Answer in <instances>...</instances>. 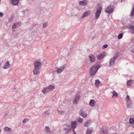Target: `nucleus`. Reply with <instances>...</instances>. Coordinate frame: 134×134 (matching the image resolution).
Here are the masks:
<instances>
[{"label": "nucleus", "instance_id": "obj_11", "mask_svg": "<svg viewBox=\"0 0 134 134\" xmlns=\"http://www.w3.org/2000/svg\"><path fill=\"white\" fill-rule=\"evenodd\" d=\"M41 68L34 67V69L33 70L34 74L35 75H38L40 73V70Z\"/></svg>", "mask_w": 134, "mask_h": 134}, {"label": "nucleus", "instance_id": "obj_26", "mask_svg": "<svg viewBox=\"0 0 134 134\" xmlns=\"http://www.w3.org/2000/svg\"><path fill=\"white\" fill-rule=\"evenodd\" d=\"M92 132L93 130L91 129L90 128H87L86 133V134H90Z\"/></svg>", "mask_w": 134, "mask_h": 134}, {"label": "nucleus", "instance_id": "obj_40", "mask_svg": "<svg viewBox=\"0 0 134 134\" xmlns=\"http://www.w3.org/2000/svg\"><path fill=\"white\" fill-rule=\"evenodd\" d=\"M58 113L62 115L64 113V111L62 110H58Z\"/></svg>", "mask_w": 134, "mask_h": 134}, {"label": "nucleus", "instance_id": "obj_12", "mask_svg": "<svg viewBox=\"0 0 134 134\" xmlns=\"http://www.w3.org/2000/svg\"><path fill=\"white\" fill-rule=\"evenodd\" d=\"M51 114V113L50 110H48L43 112L41 116L42 117H44L48 116Z\"/></svg>", "mask_w": 134, "mask_h": 134}, {"label": "nucleus", "instance_id": "obj_6", "mask_svg": "<svg viewBox=\"0 0 134 134\" xmlns=\"http://www.w3.org/2000/svg\"><path fill=\"white\" fill-rule=\"evenodd\" d=\"M105 11L108 13H111L113 11V7L111 5L108 6L106 8Z\"/></svg>", "mask_w": 134, "mask_h": 134}, {"label": "nucleus", "instance_id": "obj_22", "mask_svg": "<svg viewBox=\"0 0 134 134\" xmlns=\"http://www.w3.org/2000/svg\"><path fill=\"white\" fill-rule=\"evenodd\" d=\"M96 104V102L95 100L93 99H92L90 101L89 105L92 107H93Z\"/></svg>", "mask_w": 134, "mask_h": 134}, {"label": "nucleus", "instance_id": "obj_14", "mask_svg": "<svg viewBox=\"0 0 134 134\" xmlns=\"http://www.w3.org/2000/svg\"><path fill=\"white\" fill-rule=\"evenodd\" d=\"M90 12L89 10L86 11L82 14V16L81 17L82 19L88 16L90 14Z\"/></svg>", "mask_w": 134, "mask_h": 134}, {"label": "nucleus", "instance_id": "obj_51", "mask_svg": "<svg viewBox=\"0 0 134 134\" xmlns=\"http://www.w3.org/2000/svg\"><path fill=\"white\" fill-rule=\"evenodd\" d=\"M131 52H132L133 53H134V50L131 51Z\"/></svg>", "mask_w": 134, "mask_h": 134}, {"label": "nucleus", "instance_id": "obj_52", "mask_svg": "<svg viewBox=\"0 0 134 134\" xmlns=\"http://www.w3.org/2000/svg\"><path fill=\"white\" fill-rule=\"evenodd\" d=\"M123 0H121V2L123 1Z\"/></svg>", "mask_w": 134, "mask_h": 134}, {"label": "nucleus", "instance_id": "obj_48", "mask_svg": "<svg viewBox=\"0 0 134 134\" xmlns=\"http://www.w3.org/2000/svg\"><path fill=\"white\" fill-rule=\"evenodd\" d=\"M72 131L73 132V134H76V133L75 132L74 129L72 130Z\"/></svg>", "mask_w": 134, "mask_h": 134}, {"label": "nucleus", "instance_id": "obj_55", "mask_svg": "<svg viewBox=\"0 0 134 134\" xmlns=\"http://www.w3.org/2000/svg\"><path fill=\"white\" fill-rule=\"evenodd\" d=\"M132 133L133 134H134V132H132Z\"/></svg>", "mask_w": 134, "mask_h": 134}, {"label": "nucleus", "instance_id": "obj_47", "mask_svg": "<svg viewBox=\"0 0 134 134\" xmlns=\"http://www.w3.org/2000/svg\"><path fill=\"white\" fill-rule=\"evenodd\" d=\"M3 15V13L1 12H0V17H2Z\"/></svg>", "mask_w": 134, "mask_h": 134}, {"label": "nucleus", "instance_id": "obj_43", "mask_svg": "<svg viewBox=\"0 0 134 134\" xmlns=\"http://www.w3.org/2000/svg\"><path fill=\"white\" fill-rule=\"evenodd\" d=\"M71 130H68L64 131L65 134H68V133L70 132Z\"/></svg>", "mask_w": 134, "mask_h": 134}, {"label": "nucleus", "instance_id": "obj_46", "mask_svg": "<svg viewBox=\"0 0 134 134\" xmlns=\"http://www.w3.org/2000/svg\"><path fill=\"white\" fill-rule=\"evenodd\" d=\"M57 72V70H54L53 71V74H55Z\"/></svg>", "mask_w": 134, "mask_h": 134}, {"label": "nucleus", "instance_id": "obj_25", "mask_svg": "<svg viewBox=\"0 0 134 134\" xmlns=\"http://www.w3.org/2000/svg\"><path fill=\"white\" fill-rule=\"evenodd\" d=\"M101 84V82L99 80H95V85L97 87H99V85Z\"/></svg>", "mask_w": 134, "mask_h": 134}, {"label": "nucleus", "instance_id": "obj_34", "mask_svg": "<svg viewBox=\"0 0 134 134\" xmlns=\"http://www.w3.org/2000/svg\"><path fill=\"white\" fill-rule=\"evenodd\" d=\"M133 83V82L132 80H130L127 81V85L128 86H130Z\"/></svg>", "mask_w": 134, "mask_h": 134}, {"label": "nucleus", "instance_id": "obj_5", "mask_svg": "<svg viewBox=\"0 0 134 134\" xmlns=\"http://www.w3.org/2000/svg\"><path fill=\"white\" fill-rule=\"evenodd\" d=\"M80 99V95L79 94L77 93L76 94L73 102L74 104H76L78 103Z\"/></svg>", "mask_w": 134, "mask_h": 134}, {"label": "nucleus", "instance_id": "obj_16", "mask_svg": "<svg viewBox=\"0 0 134 134\" xmlns=\"http://www.w3.org/2000/svg\"><path fill=\"white\" fill-rule=\"evenodd\" d=\"M77 125V124L76 121H72L71 122V127L72 130H74V129L76 127Z\"/></svg>", "mask_w": 134, "mask_h": 134}, {"label": "nucleus", "instance_id": "obj_7", "mask_svg": "<svg viewBox=\"0 0 134 134\" xmlns=\"http://www.w3.org/2000/svg\"><path fill=\"white\" fill-rule=\"evenodd\" d=\"M79 115L83 118H85L87 117V114L86 112L82 109H81L79 112Z\"/></svg>", "mask_w": 134, "mask_h": 134}, {"label": "nucleus", "instance_id": "obj_49", "mask_svg": "<svg viewBox=\"0 0 134 134\" xmlns=\"http://www.w3.org/2000/svg\"><path fill=\"white\" fill-rule=\"evenodd\" d=\"M122 24L123 25H124L126 24V23L125 22L123 21L122 22Z\"/></svg>", "mask_w": 134, "mask_h": 134}, {"label": "nucleus", "instance_id": "obj_18", "mask_svg": "<svg viewBox=\"0 0 134 134\" xmlns=\"http://www.w3.org/2000/svg\"><path fill=\"white\" fill-rule=\"evenodd\" d=\"M21 23L20 22H18L13 24L12 26V29H13L19 26V25H20Z\"/></svg>", "mask_w": 134, "mask_h": 134}, {"label": "nucleus", "instance_id": "obj_21", "mask_svg": "<svg viewBox=\"0 0 134 134\" xmlns=\"http://www.w3.org/2000/svg\"><path fill=\"white\" fill-rule=\"evenodd\" d=\"M91 122V120H88L87 121L85 122L84 124V126L85 127H88L90 125Z\"/></svg>", "mask_w": 134, "mask_h": 134}, {"label": "nucleus", "instance_id": "obj_31", "mask_svg": "<svg viewBox=\"0 0 134 134\" xmlns=\"http://www.w3.org/2000/svg\"><path fill=\"white\" fill-rule=\"evenodd\" d=\"M131 16H133L134 15V4L132 7V9L130 14Z\"/></svg>", "mask_w": 134, "mask_h": 134}, {"label": "nucleus", "instance_id": "obj_29", "mask_svg": "<svg viewBox=\"0 0 134 134\" xmlns=\"http://www.w3.org/2000/svg\"><path fill=\"white\" fill-rule=\"evenodd\" d=\"M19 0H12V3L13 5H17L19 2Z\"/></svg>", "mask_w": 134, "mask_h": 134}, {"label": "nucleus", "instance_id": "obj_37", "mask_svg": "<svg viewBox=\"0 0 134 134\" xmlns=\"http://www.w3.org/2000/svg\"><path fill=\"white\" fill-rule=\"evenodd\" d=\"M29 119H27V118H25V119H24L23 120V121L22 122L23 123H25L28 121H29Z\"/></svg>", "mask_w": 134, "mask_h": 134}, {"label": "nucleus", "instance_id": "obj_56", "mask_svg": "<svg viewBox=\"0 0 134 134\" xmlns=\"http://www.w3.org/2000/svg\"><path fill=\"white\" fill-rule=\"evenodd\" d=\"M1 129H0V132H1Z\"/></svg>", "mask_w": 134, "mask_h": 134}, {"label": "nucleus", "instance_id": "obj_41", "mask_svg": "<svg viewBox=\"0 0 134 134\" xmlns=\"http://www.w3.org/2000/svg\"><path fill=\"white\" fill-rule=\"evenodd\" d=\"M23 13L24 14H27L29 12V10L27 9L23 11Z\"/></svg>", "mask_w": 134, "mask_h": 134}, {"label": "nucleus", "instance_id": "obj_45", "mask_svg": "<svg viewBox=\"0 0 134 134\" xmlns=\"http://www.w3.org/2000/svg\"><path fill=\"white\" fill-rule=\"evenodd\" d=\"M44 32L45 34H49V33L47 30H46L44 31Z\"/></svg>", "mask_w": 134, "mask_h": 134}, {"label": "nucleus", "instance_id": "obj_38", "mask_svg": "<svg viewBox=\"0 0 134 134\" xmlns=\"http://www.w3.org/2000/svg\"><path fill=\"white\" fill-rule=\"evenodd\" d=\"M14 17L13 16H12L9 18V21L10 22H12L13 20Z\"/></svg>", "mask_w": 134, "mask_h": 134}, {"label": "nucleus", "instance_id": "obj_28", "mask_svg": "<svg viewBox=\"0 0 134 134\" xmlns=\"http://www.w3.org/2000/svg\"><path fill=\"white\" fill-rule=\"evenodd\" d=\"M112 93L113 94V96H112L113 98H114L115 97H118V94L117 93L114 91H113Z\"/></svg>", "mask_w": 134, "mask_h": 134}, {"label": "nucleus", "instance_id": "obj_8", "mask_svg": "<svg viewBox=\"0 0 134 134\" xmlns=\"http://www.w3.org/2000/svg\"><path fill=\"white\" fill-rule=\"evenodd\" d=\"M88 4L87 1V0L80 1L79 3V4L80 5L83 6H86Z\"/></svg>", "mask_w": 134, "mask_h": 134}, {"label": "nucleus", "instance_id": "obj_3", "mask_svg": "<svg viewBox=\"0 0 134 134\" xmlns=\"http://www.w3.org/2000/svg\"><path fill=\"white\" fill-rule=\"evenodd\" d=\"M118 57V56L116 55L115 56L111 58L109 61V65L110 66H112L114 64V62Z\"/></svg>", "mask_w": 134, "mask_h": 134}, {"label": "nucleus", "instance_id": "obj_27", "mask_svg": "<svg viewBox=\"0 0 134 134\" xmlns=\"http://www.w3.org/2000/svg\"><path fill=\"white\" fill-rule=\"evenodd\" d=\"M126 105L127 107L129 108H132V101L131 102H126Z\"/></svg>", "mask_w": 134, "mask_h": 134}, {"label": "nucleus", "instance_id": "obj_42", "mask_svg": "<svg viewBox=\"0 0 134 134\" xmlns=\"http://www.w3.org/2000/svg\"><path fill=\"white\" fill-rule=\"evenodd\" d=\"M123 34H120L118 36V39H121L122 37Z\"/></svg>", "mask_w": 134, "mask_h": 134}, {"label": "nucleus", "instance_id": "obj_36", "mask_svg": "<svg viewBox=\"0 0 134 134\" xmlns=\"http://www.w3.org/2000/svg\"><path fill=\"white\" fill-rule=\"evenodd\" d=\"M129 123L131 124L134 123V117L130 119Z\"/></svg>", "mask_w": 134, "mask_h": 134}, {"label": "nucleus", "instance_id": "obj_17", "mask_svg": "<svg viewBox=\"0 0 134 134\" xmlns=\"http://www.w3.org/2000/svg\"><path fill=\"white\" fill-rule=\"evenodd\" d=\"M10 65V64L9 62L8 61H7L4 64L3 68L4 69H8L9 68Z\"/></svg>", "mask_w": 134, "mask_h": 134}, {"label": "nucleus", "instance_id": "obj_57", "mask_svg": "<svg viewBox=\"0 0 134 134\" xmlns=\"http://www.w3.org/2000/svg\"><path fill=\"white\" fill-rule=\"evenodd\" d=\"M133 127L134 128V125L133 126Z\"/></svg>", "mask_w": 134, "mask_h": 134}, {"label": "nucleus", "instance_id": "obj_58", "mask_svg": "<svg viewBox=\"0 0 134 134\" xmlns=\"http://www.w3.org/2000/svg\"><path fill=\"white\" fill-rule=\"evenodd\" d=\"M100 9H102V8L101 7L100 8Z\"/></svg>", "mask_w": 134, "mask_h": 134}, {"label": "nucleus", "instance_id": "obj_10", "mask_svg": "<svg viewBox=\"0 0 134 134\" xmlns=\"http://www.w3.org/2000/svg\"><path fill=\"white\" fill-rule=\"evenodd\" d=\"M66 66V65H65L64 64L63 65L57 70V73L58 74L61 73L63 71Z\"/></svg>", "mask_w": 134, "mask_h": 134}, {"label": "nucleus", "instance_id": "obj_54", "mask_svg": "<svg viewBox=\"0 0 134 134\" xmlns=\"http://www.w3.org/2000/svg\"><path fill=\"white\" fill-rule=\"evenodd\" d=\"M1 63H0V66H1Z\"/></svg>", "mask_w": 134, "mask_h": 134}, {"label": "nucleus", "instance_id": "obj_32", "mask_svg": "<svg viewBox=\"0 0 134 134\" xmlns=\"http://www.w3.org/2000/svg\"><path fill=\"white\" fill-rule=\"evenodd\" d=\"M77 121L79 123H81L83 122V120L81 117H79L77 118Z\"/></svg>", "mask_w": 134, "mask_h": 134}, {"label": "nucleus", "instance_id": "obj_13", "mask_svg": "<svg viewBox=\"0 0 134 134\" xmlns=\"http://www.w3.org/2000/svg\"><path fill=\"white\" fill-rule=\"evenodd\" d=\"M126 28L130 29V31L131 33L134 34V26L130 24L127 26Z\"/></svg>", "mask_w": 134, "mask_h": 134}, {"label": "nucleus", "instance_id": "obj_9", "mask_svg": "<svg viewBox=\"0 0 134 134\" xmlns=\"http://www.w3.org/2000/svg\"><path fill=\"white\" fill-rule=\"evenodd\" d=\"M106 55V53L105 52H103L100 53L97 56V59L99 60H101Z\"/></svg>", "mask_w": 134, "mask_h": 134}, {"label": "nucleus", "instance_id": "obj_39", "mask_svg": "<svg viewBox=\"0 0 134 134\" xmlns=\"http://www.w3.org/2000/svg\"><path fill=\"white\" fill-rule=\"evenodd\" d=\"M48 23L47 22H45L43 24V28H46L47 26Z\"/></svg>", "mask_w": 134, "mask_h": 134}, {"label": "nucleus", "instance_id": "obj_4", "mask_svg": "<svg viewBox=\"0 0 134 134\" xmlns=\"http://www.w3.org/2000/svg\"><path fill=\"white\" fill-rule=\"evenodd\" d=\"M108 133V130L106 127H103L100 129V134H107Z\"/></svg>", "mask_w": 134, "mask_h": 134}, {"label": "nucleus", "instance_id": "obj_1", "mask_svg": "<svg viewBox=\"0 0 134 134\" xmlns=\"http://www.w3.org/2000/svg\"><path fill=\"white\" fill-rule=\"evenodd\" d=\"M99 68L98 65H94L90 69V76H94L97 72Z\"/></svg>", "mask_w": 134, "mask_h": 134}, {"label": "nucleus", "instance_id": "obj_53", "mask_svg": "<svg viewBox=\"0 0 134 134\" xmlns=\"http://www.w3.org/2000/svg\"><path fill=\"white\" fill-rule=\"evenodd\" d=\"M112 134H117L116 133H112Z\"/></svg>", "mask_w": 134, "mask_h": 134}, {"label": "nucleus", "instance_id": "obj_44", "mask_svg": "<svg viewBox=\"0 0 134 134\" xmlns=\"http://www.w3.org/2000/svg\"><path fill=\"white\" fill-rule=\"evenodd\" d=\"M108 46V45L107 44H105L104 45H103L102 47V48L103 49H104L105 48H107Z\"/></svg>", "mask_w": 134, "mask_h": 134}, {"label": "nucleus", "instance_id": "obj_19", "mask_svg": "<svg viewBox=\"0 0 134 134\" xmlns=\"http://www.w3.org/2000/svg\"><path fill=\"white\" fill-rule=\"evenodd\" d=\"M63 131H65L66 130H71V126L69 125H63Z\"/></svg>", "mask_w": 134, "mask_h": 134}, {"label": "nucleus", "instance_id": "obj_15", "mask_svg": "<svg viewBox=\"0 0 134 134\" xmlns=\"http://www.w3.org/2000/svg\"><path fill=\"white\" fill-rule=\"evenodd\" d=\"M101 12V10L100 9H97L96 12L95 13V16L94 18L95 19H98L99 18Z\"/></svg>", "mask_w": 134, "mask_h": 134}, {"label": "nucleus", "instance_id": "obj_24", "mask_svg": "<svg viewBox=\"0 0 134 134\" xmlns=\"http://www.w3.org/2000/svg\"><path fill=\"white\" fill-rule=\"evenodd\" d=\"M42 92L44 94H46L49 91L47 87L44 88L42 90Z\"/></svg>", "mask_w": 134, "mask_h": 134}, {"label": "nucleus", "instance_id": "obj_2", "mask_svg": "<svg viewBox=\"0 0 134 134\" xmlns=\"http://www.w3.org/2000/svg\"><path fill=\"white\" fill-rule=\"evenodd\" d=\"M34 67L41 68L42 66V63L41 59L36 60L34 62Z\"/></svg>", "mask_w": 134, "mask_h": 134}, {"label": "nucleus", "instance_id": "obj_35", "mask_svg": "<svg viewBox=\"0 0 134 134\" xmlns=\"http://www.w3.org/2000/svg\"><path fill=\"white\" fill-rule=\"evenodd\" d=\"M126 102H131V101L130 99V96L128 95L126 96Z\"/></svg>", "mask_w": 134, "mask_h": 134}, {"label": "nucleus", "instance_id": "obj_50", "mask_svg": "<svg viewBox=\"0 0 134 134\" xmlns=\"http://www.w3.org/2000/svg\"><path fill=\"white\" fill-rule=\"evenodd\" d=\"M58 95V93H56L55 95V96H57Z\"/></svg>", "mask_w": 134, "mask_h": 134}, {"label": "nucleus", "instance_id": "obj_20", "mask_svg": "<svg viewBox=\"0 0 134 134\" xmlns=\"http://www.w3.org/2000/svg\"><path fill=\"white\" fill-rule=\"evenodd\" d=\"M89 57L90 59V62H92L95 61V57L93 55H90L89 56Z\"/></svg>", "mask_w": 134, "mask_h": 134}, {"label": "nucleus", "instance_id": "obj_30", "mask_svg": "<svg viewBox=\"0 0 134 134\" xmlns=\"http://www.w3.org/2000/svg\"><path fill=\"white\" fill-rule=\"evenodd\" d=\"M12 129L7 127H5L4 129V131L6 132H8L9 131L11 130Z\"/></svg>", "mask_w": 134, "mask_h": 134}, {"label": "nucleus", "instance_id": "obj_33", "mask_svg": "<svg viewBox=\"0 0 134 134\" xmlns=\"http://www.w3.org/2000/svg\"><path fill=\"white\" fill-rule=\"evenodd\" d=\"M45 131L47 133H49L50 132L49 128L47 126H46Z\"/></svg>", "mask_w": 134, "mask_h": 134}, {"label": "nucleus", "instance_id": "obj_23", "mask_svg": "<svg viewBox=\"0 0 134 134\" xmlns=\"http://www.w3.org/2000/svg\"><path fill=\"white\" fill-rule=\"evenodd\" d=\"M49 91L53 90L54 88V86L52 85H50L47 87Z\"/></svg>", "mask_w": 134, "mask_h": 134}]
</instances>
